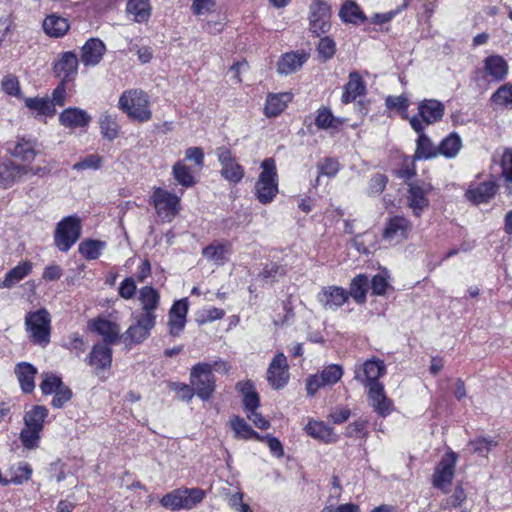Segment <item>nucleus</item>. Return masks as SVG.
<instances>
[{"instance_id": "nucleus-1", "label": "nucleus", "mask_w": 512, "mask_h": 512, "mask_svg": "<svg viewBox=\"0 0 512 512\" xmlns=\"http://www.w3.org/2000/svg\"><path fill=\"white\" fill-rule=\"evenodd\" d=\"M118 107L134 121L146 122L152 117L149 96L140 89L124 91L119 97Z\"/></svg>"}, {"instance_id": "nucleus-2", "label": "nucleus", "mask_w": 512, "mask_h": 512, "mask_svg": "<svg viewBox=\"0 0 512 512\" xmlns=\"http://www.w3.org/2000/svg\"><path fill=\"white\" fill-rule=\"evenodd\" d=\"M261 173L255 183V197L263 205L271 203L278 194V175L273 158L261 163Z\"/></svg>"}, {"instance_id": "nucleus-3", "label": "nucleus", "mask_w": 512, "mask_h": 512, "mask_svg": "<svg viewBox=\"0 0 512 512\" xmlns=\"http://www.w3.org/2000/svg\"><path fill=\"white\" fill-rule=\"evenodd\" d=\"M215 382L211 364L200 362L191 368L190 383L201 400L207 401L212 397L215 392Z\"/></svg>"}, {"instance_id": "nucleus-4", "label": "nucleus", "mask_w": 512, "mask_h": 512, "mask_svg": "<svg viewBox=\"0 0 512 512\" xmlns=\"http://www.w3.org/2000/svg\"><path fill=\"white\" fill-rule=\"evenodd\" d=\"M81 220L76 215H71L63 218L57 223L54 243L56 247L62 251L67 252L78 241L81 236Z\"/></svg>"}, {"instance_id": "nucleus-5", "label": "nucleus", "mask_w": 512, "mask_h": 512, "mask_svg": "<svg viewBox=\"0 0 512 512\" xmlns=\"http://www.w3.org/2000/svg\"><path fill=\"white\" fill-rule=\"evenodd\" d=\"M445 113L444 104L437 99H424L418 105V116L410 118L409 122L413 130L421 133L424 130L423 123L426 125L434 124L440 121Z\"/></svg>"}, {"instance_id": "nucleus-6", "label": "nucleus", "mask_w": 512, "mask_h": 512, "mask_svg": "<svg viewBox=\"0 0 512 512\" xmlns=\"http://www.w3.org/2000/svg\"><path fill=\"white\" fill-rule=\"evenodd\" d=\"M50 323V314L46 309L28 313L25 324L34 343L46 346L50 342Z\"/></svg>"}, {"instance_id": "nucleus-7", "label": "nucleus", "mask_w": 512, "mask_h": 512, "mask_svg": "<svg viewBox=\"0 0 512 512\" xmlns=\"http://www.w3.org/2000/svg\"><path fill=\"white\" fill-rule=\"evenodd\" d=\"M179 202L176 195L161 188H156L151 196V203L154 205L157 215L167 222H170L178 214Z\"/></svg>"}, {"instance_id": "nucleus-8", "label": "nucleus", "mask_w": 512, "mask_h": 512, "mask_svg": "<svg viewBox=\"0 0 512 512\" xmlns=\"http://www.w3.org/2000/svg\"><path fill=\"white\" fill-rule=\"evenodd\" d=\"M136 322L128 327L121 335V340L126 347L131 348L133 345L144 342L155 327L156 321L141 315L134 316Z\"/></svg>"}, {"instance_id": "nucleus-9", "label": "nucleus", "mask_w": 512, "mask_h": 512, "mask_svg": "<svg viewBox=\"0 0 512 512\" xmlns=\"http://www.w3.org/2000/svg\"><path fill=\"white\" fill-rule=\"evenodd\" d=\"M457 463V454L453 451L447 452L435 467L432 484L434 487L446 492L450 486Z\"/></svg>"}, {"instance_id": "nucleus-10", "label": "nucleus", "mask_w": 512, "mask_h": 512, "mask_svg": "<svg viewBox=\"0 0 512 512\" xmlns=\"http://www.w3.org/2000/svg\"><path fill=\"white\" fill-rule=\"evenodd\" d=\"M216 155L221 165V176L231 182L239 183L244 177V168L237 162L231 150L225 146L216 149Z\"/></svg>"}, {"instance_id": "nucleus-11", "label": "nucleus", "mask_w": 512, "mask_h": 512, "mask_svg": "<svg viewBox=\"0 0 512 512\" xmlns=\"http://www.w3.org/2000/svg\"><path fill=\"white\" fill-rule=\"evenodd\" d=\"M408 186V206L414 215L420 216L423 210L429 206L427 195L432 190V186L424 180H414Z\"/></svg>"}, {"instance_id": "nucleus-12", "label": "nucleus", "mask_w": 512, "mask_h": 512, "mask_svg": "<svg viewBox=\"0 0 512 512\" xmlns=\"http://www.w3.org/2000/svg\"><path fill=\"white\" fill-rule=\"evenodd\" d=\"M289 379L287 358L283 353H278L272 359L267 369V380L272 388H283Z\"/></svg>"}, {"instance_id": "nucleus-13", "label": "nucleus", "mask_w": 512, "mask_h": 512, "mask_svg": "<svg viewBox=\"0 0 512 512\" xmlns=\"http://www.w3.org/2000/svg\"><path fill=\"white\" fill-rule=\"evenodd\" d=\"M412 230L411 222L403 216H393L386 222L383 238L389 242L399 243L406 240Z\"/></svg>"}, {"instance_id": "nucleus-14", "label": "nucleus", "mask_w": 512, "mask_h": 512, "mask_svg": "<svg viewBox=\"0 0 512 512\" xmlns=\"http://www.w3.org/2000/svg\"><path fill=\"white\" fill-rule=\"evenodd\" d=\"M188 300L187 298L180 299L172 305L168 314V327L169 334L173 337L179 336L186 324V316L188 313Z\"/></svg>"}, {"instance_id": "nucleus-15", "label": "nucleus", "mask_w": 512, "mask_h": 512, "mask_svg": "<svg viewBox=\"0 0 512 512\" xmlns=\"http://www.w3.org/2000/svg\"><path fill=\"white\" fill-rule=\"evenodd\" d=\"M78 58L72 51H67L59 55L54 63L53 71L55 76L62 77V81H73L78 73Z\"/></svg>"}, {"instance_id": "nucleus-16", "label": "nucleus", "mask_w": 512, "mask_h": 512, "mask_svg": "<svg viewBox=\"0 0 512 512\" xmlns=\"http://www.w3.org/2000/svg\"><path fill=\"white\" fill-rule=\"evenodd\" d=\"M89 327L91 331L102 336L103 345L109 347L121 340L119 325L108 319L98 317L89 323Z\"/></svg>"}, {"instance_id": "nucleus-17", "label": "nucleus", "mask_w": 512, "mask_h": 512, "mask_svg": "<svg viewBox=\"0 0 512 512\" xmlns=\"http://www.w3.org/2000/svg\"><path fill=\"white\" fill-rule=\"evenodd\" d=\"M509 65L500 55H490L483 60L484 76L493 82L504 81L508 75Z\"/></svg>"}, {"instance_id": "nucleus-18", "label": "nucleus", "mask_w": 512, "mask_h": 512, "mask_svg": "<svg viewBox=\"0 0 512 512\" xmlns=\"http://www.w3.org/2000/svg\"><path fill=\"white\" fill-rule=\"evenodd\" d=\"M368 399L374 411L381 417H386L393 411V403L386 397L381 383H374L369 387Z\"/></svg>"}, {"instance_id": "nucleus-19", "label": "nucleus", "mask_w": 512, "mask_h": 512, "mask_svg": "<svg viewBox=\"0 0 512 512\" xmlns=\"http://www.w3.org/2000/svg\"><path fill=\"white\" fill-rule=\"evenodd\" d=\"M139 301L142 308V312L139 315L156 321L155 310L160 302L159 292L151 286H145L140 289Z\"/></svg>"}, {"instance_id": "nucleus-20", "label": "nucleus", "mask_w": 512, "mask_h": 512, "mask_svg": "<svg viewBox=\"0 0 512 512\" xmlns=\"http://www.w3.org/2000/svg\"><path fill=\"white\" fill-rule=\"evenodd\" d=\"M88 363L89 365L95 367V374L100 376L102 371L111 367V348L103 344H95L89 354Z\"/></svg>"}, {"instance_id": "nucleus-21", "label": "nucleus", "mask_w": 512, "mask_h": 512, "mask_svg": "<svg viewBox=\"0 0 512 512\" xmlns=\"http://www.w3.org/2000/svg\"><path fill=\"white\" fill-rule=\"evenodd\" d=\"M90 121L91 116L85 110L77 107L66 108L59 115L60 124L70 129L86 127Z\"/></svg>"}, {"instance_id": "nucleus-22", "label": "nucleus", "mask_w": 512, "mask_h": 512, "mask_svg": "<svg viewBox=\"0 0 512 512\" xmlns=\"http://www.w3.org/2000/svg\"><path fill=\"white\" fill-rule=\"evenodd\" d=\"M105 44L98 38H90L82 47L81 61L85 66H95L103 58Z\"/></svg>"}, {"instance_id": "nucleus-23", "label": "nucleus", "mask_w": 512, "mask_h": 512, "mask_svg": "<svg viewBox=\"0 0 512 512\" xmlns=\"http://www.w3.org/2000/svg\"><path fill=\"white\" fill-rule=\"evenodd\" d=\"M386 367L383 361L367 360L363 364V376L356 374L355 379L360 381L366 387H372L374 383H380L378 380L384 375Z\"/></svg>"}, {"instance_id": "nucleus-24", "label": "nucleus", "mask_w": 512, "mask_h": 512, "mask_svg": "<svg viewBox=\"0 0 512 512\" xmlns=\"http://www.w3.org/2000/svg\"><path fill=\"white\" fill-rule=\"evenodd\" d=\"M498 190V185L495 181H485L474 187H470L466 191V197L474 204H482L489 202Z\"/></svg>"}, {"instance_id": "nucleus-25", "label": "nucleus", "mask_w": 512, "mask_h": 512, "mask_svg": "<svg viewBox=\"0 0 512 512\" xmlns=\"http://www.w3.org/2000/svg\"><path fill=\"white\" fill-rule=\"evenodd\" d=\"M309 55L302 52H288L283 54L279 61L277 71L282 75L295 73L306 62Z\"/></svg>"}, {"instance_id": "nucleus-26", "label": "nucleus", "mask_w": 512, "mask_h": 512, "mask_svg": "<svg viewBox=\"0 0 512 512\" xmlns=\"http://www.w3.org/2000/svg\"><path fill=\"white\" fill-rule=\"evenodd\" d=\"M37 368L28 362H20L15 366V375L24 393H31L35 388Z\"/></svg>"}, {"instance_id": "nucleus-27", "label": "nucleus", "mask_w": 512, "mask_h": 512, "mask_svg": "<svg viewBox=\"0 0 512 512\" xmlns=\"http://www.w3.org/2000/svg\"><path fill=\"white\" fill-rule=\"evenodd\" d=\"M366 93V85L356 71L350 72L349 80L344 86V92L342 94V102L350 103L356 100L357 97L362 96Z\"/></svg>"}, {"instance_id": "nucleus-28", "label": "nucleus", "mask_w": 512, "mask_h": 512, "mask_svg": "<svg viewBox=\"0 0 512 512\" xmlns=\"http://www.w3.org/2000/svg\"><path fill=\"white\" fill-rule=\"evenodd\" d=\"M292 99V95L290 93H278V94H269L265 107L264 114L268 118L278 116L287 106V103Z\"/></svg>"}, {"instance_id": "nucleus-29", "label": "nucleus", "mask_w": 512, "mask_h": 512, "mask_svg": "<svg viewBox=\"0 0 512 512\" xmlns=\"http://www.w3.org/2000/svg\"><path fill=\"white\" fill-rule=\"evenodd\" d=\"M32 263L30 261L20 262L5 275L4 280L0 283V288H13L17 283L23 280L32 271Z\"/></svg>"}, {"instance_id": "nucleus-30", "label": "nucleus", "mask_w": 512, "mask_h": 512, "mask_svg": "<svg viewBox=\"0 0 512 512\" xmlns=\"http://www.w3.org/2000/svg\"><path fill=\"white\" fill-rule=\"evenodd\" d=\"M69 28L68 20L55 14L48 15L43 21V29L51 37H62Z\"/></svg>"}, {"instance_id": "nucleus-31", "label": "nucleus", "mask_w": 512, "mask_h": 512, "mask_svg": "<svg viewBox=\"0 0 512 512\" xmlns=\"http://www.w3.org/2000/svg\"><path fill=\"white\" fill-rule=\"evenodd\" d=\"M47 416L48 409L45 406L35 405L31 410L27 411L24 415L23 420L25 427L38 430L41 432L43 430V424Z\"/></svg>"}, {"instance_id": "nucleus-32", "label": "nucleus", "mask_w": 512, "mask_h": 512, "mask_svg": "<svg viewBox=\"0 0 512 512\" xmlns=\"http://www.w3.org/2000/svg\"><path fill=\"white\" fill-rule=\"evenodd\" d=\"M25 106L38 115L52 117L56 113L53 101L49 97H28L24 99Z\"/></svg>"}, {"instance_id": "nucleus-33", "label": "nucleus", "mask_w": 512, "mask_h": 512, "mask_svg": "<svg viewBox=\"0 0 512 512\" xmlns=\"http://www.w3.org/2000/svg\"><path fill=\"white\" fill-rule=\"evenodd\" d=\"M99 126L102 136L108 141H113L119 136L120 127L117 117L109 112H104L99 117Z\"/></svg>"}, {"instance_id": "nucleus-34", "label": "nucleus", "mask_w": 512, "mask_h": 512, "mask_svg": "<svg viewBox=\"0 0 512 512\" xmlns=\"http://www.w3.org/2000/svg\"><path fill=\"white\" fill-rule=\"evenodd\" d=\"M230 426L233 429L236 438L245 440L254 438L258 441H263V436L253 430L244 418L234 416L230 420Z\"/></svg>"}, {"instance_id": "nucleus-35", "label": "nucleus", "mask_w": 512, "mask_h": 512, "mask_svg": "<svg viewBox=\"0 0 512 512\" xmlns=\"http://www.w3.org/2000/svg\"><path fill=\"white\" fill-rule=\"evenodd\" d=\"M230 253L231 249L228 244H210L202 251L204 257L219 266L227 262Z\"/></svg>"}, {"instance_id": "nucleus-36", "label": "nucleus", "mask_w": 512, "mask_h": 512, "mask_svg": "<svg viewBox=\"0 0 512 512\" xmlns=\"http://www.w3.org/2000/svg\"><path fill=\"white\" fill-rule=\"evenodd\" d=\"M26 166L7 164L0 165V183L3 187L11 186L18 178L26 174Z\"/></svg>"}, {"instance_id": "nucleus-37", "label": "nucleus", "mask_w": 512, "mask_h": 512, "mask_svg": "<svg viewBox=\"0 0 512 512\" xmlns=\"http://www.w3.org/2000/svg\"><path fill=\"white\" fill-rule=\"evenodd\" d=\"M339 16L344 22L352 24H361L366 19L360 7L352 1H346L342 5L339 11Z\"/></svg>"}, {"instance_id": "nucleus-38", "label": "nucleus", "mask_w": 512, "mask_h": 512, "mask_svg": "<svg viewBox=\"0 0 512 512\" xmlns=\"http://www.w3.org/2000/svg\"><path fill=\"white\" fill-rule=\"evenodd\" d=\"M439 155L438 147H435L430 138L423 133H419L417 139V146L415 151V158L417 159H430Z\"/></svg>"}, {"instance_id": "nucleus-39", "label": "nucleus", "mask_w": 512, "mask_h": 512, "mask_svg": "<svg viewBox=\"0 0 512 512\" xmlns=\"http://www.w3.org/2000/svg\"><path fill=\"white\" fill-rule=\"evenodd\" d=\"M462 147V141L458 134L451 133L444 138L438 146L439 154L446 158H454Z\"/></svg>"}, {"instance_id": "nucleus-40", "label": "nucleus", "mask_w": 512, "mask_h": 512, "mask_svg": "<svg viewBox=\"0 0 512 512\" xmlns=\"http://www.w3.org/2000/svg\"><path fill=\"white\" fill-rule=\"evenodd\" d=\"M14 157L20 158L23 161H33L37 155L35 151V144L31 140L25 138L18 139L14 148L11 150Z\"/></svg>"}, {"instance_id": "nucleus-41", "label": "nucleus", "mask_w": 512, "mask_h": 512, "mask_svg": "<svg viewBox=\"0 0 512 512\" xmlns=\"http://www.w3.org/2000/svg\"><path fill=\"white\" fill-rule=\"evenodd\" d=\"M369 280L365 274L357 275L350 284V295L359 304L366 300L368 291Z\"/></svg>"}, {"instance_id": "nucleus-42", "label": "nucleus", "mask_w": 512, "mask_h": 512, "mask_svg": "<svg viewBox=\"0 0 512 512\" xmlns=\"http://www.w3.org/2000/svg\"><path fill=\"white\" fill-rule=\"evenodd\" d=\"M126 10L129 14H133L135 16L136 22L147 21L150 17L149 0H129Z\"/></svg>"}, {"instance_id": "nucleus-43", "label": "nucleus", "mask_w": 512, "mask_h": 512, "mask_svg": "<svg viewBox=\"0 0 512 512\" xmlns=\"http://www.w3.org/2000/svg\"><path fill=\"white\" fill-rule=\"evenodd\" d=\"M492 104L512 109V84L501 85L490 98Z\"/></svg>"}, {"instance_id": "nucleus-44", "label": "nucleus", "mask_w": 512, "mask_h": 512, "mask_svg": "<svg viewBox=\"0 0 512 512\" xmlns=\"http://www.w3.org/2000/svg\"><path fill=\"white\" fill-rule=\"evenodd\" d=\"M325 308L335 309L342 306L347 298L348 294L343 288L329 287L325 292Z\"/></svg>"}, {"instance_id": "nucleus-45", "label": "nucleus", "mask_w": 512, "mask_h": 512, "mask_svg": "<svg viewBox=\"0 0 512 512\" xmlns=\"http://www.w3.org/2000/svg\"><path fill=\"white\" fill-rule=\"evenodd\" d=\"M105 242L94 239H86L79 244L78 250L87 260L99 258Z\"/></svg>"}, {"instance_id": "nucleus-46", "label": "nucleus", "mask_w": 512, "mask_h": 512, "mask_svg": "<svg viewBox=\"0 0 512 512\" xmlns=\"http://www.w3.org/2000/svg\"><path fill=\"white\" fill-rule=\"evenodd\" d=\"M32 467L27 462H19L16 468H12V477L8 479V485H22L25 482H28L32 476Z\"/></svg>"}, {"instance_id": "nucleus-47", "label": "nucleus", "mask_w": 512, "mask_h": 512, "mask_svg": "<svg viewBox=\"0 0 512 512\" xmlns=\"http://www.w3.org/2000/svg\"><path fill=\"white\" fill-rule=\"evenodd\" d=\"M183 493H186L185 491H182V488L175 489L167 494H165L161 500L160 504L167 509L170 510H181L184 509V503H183Z\"/></svg>"}, {"instance_id": "nucleus-48", "label": "nucleus", "mask_w": 512, "mask_h": 512, "mask_svg": "<svg viewBox=\"0 0 512 512\" xmlns=\"http://www.w3.org/2000/svg\"><path fill=\"white\" fill-rule=\"evenodd\" d=\"M343 367L339 364H330L322 369V387L332 386L341 380Z\"/></svg>"}, {"instance_id": "nucleus-49", "label": "nucleus", "mask_w": 512, "mask_h": 512, "mask_svg": "<svg viewBox=\"0 0 512 512\" xmlns=\"http://www.w3.org/2000/svg\"><path fill=\"white\" fill-rule=\"evenodd\" d=\"M173 175L176 181L184 187H191L195 184V180L190 169L181 161L174 164Z\"/></svg>"}, {"instance_id": "nucleus-50", "label": "nucleus", "mask_w": 512, "mask_h": 512, "mask_svg": "<svg viewBox=\"0 0 512 512\" xmlns=\"http://www.w3.org/2000/svg\"><path fill=\"white\" fill-rule=\"evenodd\" d=\"M183 493V503L184 509L190 510L194 508L197 504L201 503L205 498V491L201 488H182Z\"/></svg>"}, {"instance_id": "nucleus-51", "label": "nucleus", "mask_w": 512, "mask_h": 512, "mask_svg": "<svg viewBox=\"0 0 512 512\" xmlns=\"http://www.w3.org/2000/svg\"><path fill=\"white\" fill-rule=\"evenodd\" d=\"M63 384L62 379L53 373L44 374L40 384L41 392L44 395L54 394Z\"/></svg>"}, {"instance_id": "nucleus-52", "label": "nucleus", "mask_w": 512, "mask_h": 512, "mask_svg": "<svg viewBox=\"0 0 512 512\" xmlns=\"http://www.w3.org/2000/svg\"><path fill=\"white\" fill-rule=\"evenodd\" d=\"M40 431L30 429V428H23L20 432V440L24 448L33 450L38 448L39 446V440H40Z\"/></svg>"}, {"instance_id": "nucleus-53", "label": "nucleus", "mask_w": 512, "mask_h": 512, "mask_svg": "<svg viewBox=\"0 0 512 512\" xmlns=\"http://www.w3.org/2000/svg\"><path fill=\"white\" fill-rule=\"evenodd\" d=\"M501 175L507 184L512 183V148H505L500 159Z\"/></svg>"}, {"instance_id": "nucleus-54", "label": "nucleus", "mask_w": 512, "mask_h": 512, "mask_svg": "<svg viewBox=\"0 0 512 512\" xmlns=\"http://www.w3.org/2000/svg\"><path fill=\"white\" fill-rule=\"evenodd\" d=\"M474 453L481 456H487L493 447L497 445V442L492 438H477L469 442Z\"/></svg>"}, {"instance_id": "nucleus-55", "label": "nucleus", "mask_w": 512, "mask_h": 512, "mask_svg": "<svg viewBox=\"0 0 512 512\" xmlns=\"http://www.w3.org/2000/svg\"><path fill=\"white\" fill-rule=\"evenodd\" d=\"M388 272L385 270L372 277L370 280L371 290L374 295H384L389 288Z\"/></svg>"}, {"instance_id": "nucleus-56", "label": "nucleus", "mask_w": 512, "mask_h": 512, "mask_svg": "<svg viewBox=\"0 0 512 512\" xmlns=\"http://www.w3.org/2000/svg\"><path fill=\"white\" fill-rule=\"evenodd\" d=\"M344 123V118H336L332 115L330 110L322 108V130L330 129L332 133L338 132Z\"/></svg>"}, {"instance_id": "nucleus-57", "label": "nucleus", "mask_w": 512, "mask_h": 512, "mask_svg": "<svg viewBox=\"0 0 512 512\" xmlns=\"http://www.w3.org/2000/svg\"><path fill=\"white\" fill-rule=\"evenodd\" d=\"M320 0H314L310 6L309 13V31L315 36H319L320 25Z\"/></svg>"}, {"instance_id": "nucleus-58", "label": "nucleus", "mask_w": 512, "mask_h": 512, "mask_svg": "<svg viewBox=\"0 0 512 512\" xmlns=\"http://www.w3.org/2000/svg\"><path fill=\"white\" fill-rule=\"evenodd\" d=\"M103 158L97 154L87 155L81 161L75 163L73 165L74 170H85V169H94L97 170L102 166Z\"/></svg>"}, {"instance_id": "nucleus-59", "label": "nucleus", "mask_w": 512, "mask_h": 512, "mask_svg": "<svg viewBox=\"0 0 512 512\" xmlns=\"http://www.w3.org/2000/svg\"><path fill=\"white\" fill-rule=\"evenodd\" d=\"M72 391L71 389L66 386L62 385L55 393L54 397L51 401V405L55 409H61L64 407V405L69 402L72 398Z\"/></svg>"}, {"instance_id": "nucleus-60", "label": "nucleus", "mask_w": 512, "mask_h": 512, "mask_svg": "<svg viewBox=\"0 0 512 512\" xmlns=\"http://www.w3.org/2000/svg\"><path fill=\"white\" fill-rule=\"evenodd\" d=\"M1 86L3 91L10 96L19 97L21 95L18 78L12 74L3 77Z\"/></svg>"}, {"instance_id": "nucleus-61", "label": "nucleus", "mask_w": 512, "mask_h": 512, "mask_svg": "<svg viewBox=\"0 0 512 512\" xmlns=\"http://www.w3.org/2000/svg\"><path fill=\"white\" fill-rule=\"evenodd\" d=\"M385 104L387 108L389 109H395L399 112H406L409 101L407 97L400 95V96H388L385 100Z\"/></svg>"}, {"instance_id": "nucleus-62", "label": "nucleus", "mask_w": 512, "mask_h": 512, "mask_svg": "<svg viewBox=\"0 0 512 512\" xmlns=\"http://www.w3.org/2000/svg\"><path fill=\"white\" fill-rule=\"evenodd\" d=\"M136 284L132 277L125 278L119 287V295L124 299H131L135 295Z\"/></svg>"}, {"instance_id": "nucleus-63", "label": "nucleus", "mask_w": 512, "mask_h": 512, "mask_svg": "<svg viewBox=\"0 0 512 512\" xmlns=\"http://www.w3.org/2000/svg\"><path fill=\"white\" fill-rule=\"evenodd\" d=\"M214 6V0H194L191 9L195 15H204L211 12Z\"/></svg>"}, {"instance_id": "nucleus-64", "label": "nucleus", "mask_w": 512, "mask_h": 512, "mask_svg": "<svg viewBox=\"0 0 512 512\" xmlns=\"http://www.w3.org/2000/svg\"><path fill=\"white\" fill-rule=\"evenodd\" d=\"M387 184V177L383 174H376L371 178L370 192L372 194H380L384 191Z\"/></svg>"}]
</instances>
